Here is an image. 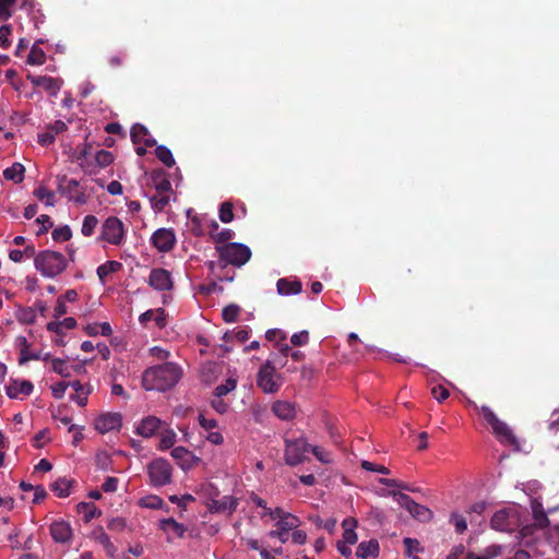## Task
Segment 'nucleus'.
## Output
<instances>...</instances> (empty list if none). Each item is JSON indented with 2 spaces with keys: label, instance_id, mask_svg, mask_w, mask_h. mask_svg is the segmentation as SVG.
<instances>
[{
  "label": "nucleus",
  "instance_id": "nucleus-31",
  "mask_svg": "<svg viewBox=\"0 0 559 559\" xmlns=\"http://www.w3.org/2000/svg\"><path fill=\"white\" fill-rule=\"evenodd\" d=\"M502 554V547L500 545H490L484 549V551L479 555L474 552H467V558L475 559H492L499 557Z\"/></svg>",
  "mask_w": 559,
  "mask_h": 559
},
{
  "label": "nucleus",
  "instance_id": "nucleus-21",
  "mask_svg": "<svg viewBox=\"0 0 559 559\" xmlns=\"http://www.w3.org/2000/svg\"><path fill=\"white\" fill-rule=\"evenodd\" d=\"M162 420L155 416H147L142 419L135 432L144 438H150L159 429Z\"/></svg>",
  "mask_w": 559,
  "mask_h": 559
},
{
  "label": "nucleus",
  "instance_id": "nucleus-56",
  "mask_svg": "<svg viewBox=\"0 0 559 559\" xmlns=\"http://www.w3.org/2000/svg\"><path fill=\"white\" fill-rule=\"evenodd\" d=\"M431 394L432 396L438 401V402H443L445 401L449 395H450V392L448 389H445L443 385L441 384H438V385H435L432 389H431Z\"/></svg>",
  "mask_w": 559,
  "mask_h": 559
},
{
  "label": "nucleus",
  "instance_id": "nucleus-27",
  "mask_svg": "<svg viewBox=\"0 0 559 559\" xmlns=\"http://www.w3.org/2000/svg\"><path fill=\"white\" fill-rule=\"evenodd\" d=\"M16 344L20 347V358H19L20 365H24L29 360L40 359L39 353H34V355H29V352H28L29 345H28L25 336L16 337Z\"/></svg>",
  "mask_w": 559,
  "mask_h": 559
},
{
  "label": "nucleus",
  "instance_id": "nucleus-22",
  "mask_svg": "<svg viewBox=\"0 0 559 559\" xmlns=\"http://www.w3.org/2000/svg\"><path fill=\"white\" fill-rule=\"evenodd\" d=\"M34 385L28 380H13L5 389L10 399H17L20 394L25 396L33 392Z\"/></svg>",
  "mask_w": 559,
  "mask_h": 559
},
{
  "label": "nucleus",
  "instance_id": "nucleus-35",
  "mask_svg": "<svg viewBox=\"0 0 559 559\" xmlns=\"http://www.w3.org/2000/svg\"><path fill=\"white\" fill-rule=\"evenodd\" d=\"M76 508L78 512H84L85 522H88L102 514V511L93 503L80 502Z\"/></svg>",
  "mask_w": 559,
  "mask_h": 559
},
{
  "label": "nucleus",
  "instance_id": "nucleus-59",
  "mask_svg": "<svg viewBox=\"0 0 559 559\" xmlns=\"http://www.w3.org/2000/svg\"><path fill=\"white\" fill-rule=\"evenodd\" d=\"M56 140V135L55 133H52V131L47 128V130L43 133H38V143L41 145V146H48L50 144H52Z\"/></svg>",
  "mask_w": 559,
  "mask_h": 559
},
{
  "label": "nucleus",
  "instance_id": "nucleus-7",
  "mask_svg": "<svg viewBox=\"0 0 559 559\" xmlns=\"http://www.w3.org/2000/svg\"><path fill=\"white\" fill-rule=\"evenodd\" d=\"M150 481L154 487H162L171 481L173 468L165 459H156L147 465Z\"/></svg>",
  "mask_w": 559,
  "mask_h": 559
},
{
  "label": "nucleus",
  "instance_id": "nucleus-18",
  "mask_svg": "<svg viewBox=\"0 0 559 559\" xmlns=\"http://www.w3.org/2000/svg\"><path fill=\"white\" fill-rule=\"evenodd\" d=\"M49 531L52 539L60 544L70 543L73 536L71 525L63 520L52 522Z\"/></svg>",
  "mask_w": 559,
  "mask_h": 559
},
{
  "label": "nucleus",
  "instance_id": "nucleus-36",
  "mask_svg": "<svg viewBox=\"0 0 559 559\" xmlns=\"http://www.w3.org/2000/svg\"><path fill=\"white\" fill-rule=\"evenodd\" d=\"M156 157L167 167L175 165V159L171 151L165 145H157L155 148Z\"/></svg>",
  "mask_w": 559,
  "mask_h": 559
},
{
  "label": "nucleus",
  "instance_id": "nucleus-37",
  "mask_svg": "<svg viewBox=\"0 0 559 559\" xmlns=\"http://www.w3.org/2000/svg\"><path fill=\"white\" fill-rule=\"evenodd\" d=\"M171 456L182 468H185L186 465H189V460L192 456V453L185 447H176L171 450Z\"/></svg>",
  "mask_w": 559,
  "mask_h": 559
},
{
  "label": "nucleus",
  "instance_id": "nucleus-5",
  "mask_svg": "<svg viewBox=\"0 0 559 559\" xmlns=\"http://www.w3.org/2000/svg\"><path fill=\"white\" fill-rule=\"evenodd\" d=\"M281 376L276 372L275 366L266 360L257 374V385L264 393H276L281 388Z\"/></svg>",
  "mask_w": 559,
  "mask_h": 559
},
{
  "label": "nucleus",
  "instance_id": "nucleus-23",
  "mask_svg": "<svg viewBox=\"0 0 559 559\" xmlns=\"http://www.w3.org/2000/svg\"><path fill=\"white\" fill-rule=\"evenodd\" d=\"M272 412L282 420H290L296 416L295 404L287 401H276L272 405Z\"/></svg>",
  "mask_w": 559,
  "mask_h": 559
},
{
  "label": "nucleus",
  "instance_id": "nucleus-43",
  "mask_svg": "<svg viewBox=\"0 0 559 559\" xmlns=\"http://www.w3.org/2000/svg\"><path fill=\"white\" fill-rule=\"evenodd\" d=\"M98 225V219L94 215H86L83 219L82 225V234L86 237H90L94 234L96 226Z\"/></svg>",
  "mask_w": 559,
  "mask_h": 559
},
{
  "label": "nucleus",
  "instance_id": "nucleus-19",
  "mask_svg": "<svg viewBox=\"0 0 559 559\" xmlns=\"http://www.w3.org/2000/svg\"><path fill=\"white\" fill-rule=\"evenodd\" d=\"M130 136L134 144L143 143L147 147L156 145V140L150 135L147 128L141 123H134L132 126Z\"/></svg>",
  "mask_w": 559,
  "mask_h": 559
},
{
  "label": "nucleus",
  "instance_id": "nucleus-42",
  "mask_svg": "<svg viewBox=\"0 0 559 559\" xmlns=\"http://www.w3.org/2000/svg\"><path fill=\"white\" fill-rule=\"evenodd\" d=\"M219 219L223 223H230L234 219V205L229 201H225L221 204L219 213H218Z\"/></svg>",
  "mask_w": 559,
  "mask_h": 559
},
{
  "label": "nucleus",
  "instance_id": "nucleus-61",
  "mask_svg": "<svg viewBox=\"0 0 559 559\" xmlns=\"http://www.w3.org/2000/svg\"><path fill=\"white\" fill-rule=\"evenodd\" d=\"M361 467L365 471L377 472V473L384 474V475L390 473L389 468L385 467L384 465H376L369 461H362Z\"/></svg>",
  "mask_w": 559,
  "mask_h": 559
},
{
  "label": "nucleus",
  "instance_id": "nucleus-8",
  "mask_svg": "<svg viewBox=\"0 0 559 559\" xmlns=\"http://www.w3.org/2000/svg\"><path fill=\"white\" fill-rule=\"evenodd\" d=\"M126 237L122 221L117 216H109L102 226L100 239L110 245L121 246Z\"/></svg>",
  "mask_w": 559,
  "mask_h": 559
},
{
  "label": "nucleus",
  "instance_id": "nucleus-26",
  "mask_svg": "<svg viewBox=\"0 0 559 559\" xmlns=\"http://www.w3.org/2000/svg\"><path fill=\"white\" fill-rule=\"evenodd\" d=\"M93 536H94L95 540H96L97 543H99V544L104 547V549H105V551H106L107 556H109V557H111V558H112V557H115L116 551H117V548H116V547H115V545L110 542L109 536L105 533V531L103 530V527H98V528H96V530L93 532Z\"/></svg>",
  "mask_w": 559,
  "mask_h": 559
},
{
  "label": "nucleus",
  "instance_id": "nucleus-16",
  "mask_svg": "<svg viewBox=\"0 0 559 559\" xmlns=\"http://www.w3.org/2000/svg\"><path fill=\"white\" fill-rule=\"evenodd\" d=\"M238 507V499L234 496H224L221 499H211L207 503L211 513H224L229 515L236 511Z\"/></svg>",
  "mask_w": 559,
  "mask_h": 559
},
{
  "label": "nucleus",
  "instance_id": "nucleus-15",
  "mask_svg": "<svg viewBox=\"0 0 559 559\" xmlns=\"http://www.w3.org/2000/svg\"><path fill=\"white\" fill-rule=\"evenodd\" d=\"M26 79L31 81V83L36 87H41L47 93H49L51 96H57L59 93L62 81L60 79L51 78V76H45V75H33L28 73L26 75Z\"/></svg>",
  "mask_w": 559,
  "mask_h": 559
},
{
  "label": "nucleus",
  "instance_id": "nucleus-13",
  "mask_svg": "<svg viewBox=\"0 0 559 559\" xmlns=\"http://www.w3.org/2000/svg\"><path fill=\"white\" fill-rule=\"evenodd\" d=\"M299 519L290 513L284 514L276 523V530L269 533L272 538H278L282 543L287 540V533L298 526Z\"/></svg>",
  "mask_w": 559,
  "mask_h": 559
},
{
  "label": "nucleus",
  "instance_id": "nucleus-12",
  "mask_svg": "<svg viewBox=\"0 0 559 559\" xmlns=\"http://www.w3.org/2000/svg\"><path fill=\"white\" fill-rule=\"evenodd\" d=\"M151 243L159 252H169L176 245V235L171 228H159L151 237Z\"/></svg>",
  "mask_w": 559,
  "mask_h": 559
},
{
  "label": "nucleus",
  "instance_id": "nucleus-24",
  "mask_svg": "<svg viewBox=\"0 0 559 559\" xmlns=\"http://www.w3.org/2000/svg\"><path fill=\"white\" fill-rule=\"evenodd\" d=\"M276 288L280 295H297L301 292L302 285L297 280L280 278L276 283Z\"/></svg>",
  "mask_w": 559,
  "mask_h": 559
},
{
  "label": "nucleus",
  "instance_id": "nucleus-58",
  "mask_svg": "<svg viewBox=\"0 0 559 559\" xmlns=\"http://www.w3.org/2000/svg\"><path fill=\"white\" fill-rule=\"evenodd\" d=\"M126 520L122 518H114L108 521L107 528L111 532H122L126 528Z\"/></svg>",
  "mask_w": 559,
  "mask_h": 559
},
{
  "label": "nucleus",
  "instance_id": "nucleus-28",
  "mask_svg": "<svg viewBox=\"0 0 559 559\" xmlns=\"http://www.w3.org/2000/svg\"><path fill=\"white\" fill-rule=\"evenodd\" d=\"M75 481L66 477L58 478L51 484V490L60 498H66L71 493V487Z\"/></svg>",
  "mask_w": 559,
  "mask_h": 559
},
{
  "label": "nucleus",
  "instance_id": "nucleus-2",
  "mask_svg": "<svg viewBox=\"0 0 559 559\" xmlns=\"http://www.w3.org/2000/svg\"><path fill=\"white\" fill-rule=\"evenodd\" d=\"M66 257L57 251L44 250L35 257V267L43 276L55 277L67 269Z\"/></svg>",
  "mask_w": 559,
  "mask_h": 559
},
{
  "label": "nucleus",
  "instance_id": "nucleus-62",
  "mask_svg": "<svg viewBox=\"0 0 559 559\" xmlns=\"http://www.w3.org/2000/svg\"><path fill=\"white\" fill-rule=\"evenodd\" d=\"M380 484L386 486V487H396V488H400V489H404V490H408V491H412L413 489L404 484V483H401L396 479H392V478H380Z\"/></svg>",
  "mask_w": 559,
  "mask_h": 559
},
{
  "label": "nucleus",
  "instance_id": "nucleus-25",
  "mask_svg": "<svg viewBox=\"0 0 559 559\" xmlns=\"http://www.w3.org/2000/svg\"><path fill=\"white\" fill-rule=\"evenodd\" d=\"M379 543L377 539H370L368 542H361L357 547V558L366 559L367 557H378L379 556Z\"/></svg>",
  "mask_w": 559,
  "mask_h": 559
},
{
  "label": "nucleus",
  "instance_id": "nucleus-45",
  "mask_svg": "<svg viewBox=\"0 0 559 559\" xmlns=\"http://www.w3.org/2000/svg\"><path fill=\"white\" fill-rule=\"evenodd\" d=\"M140 504L152 510H158L163 508L164 501L158 496L151 495L142 498Z\"/></svg>",
  "mask_w": 559,
  "mask_h": 559
},
{
  "label": "nucleus",
  "instance_id": "nucleus-50",
  "mask_svg": "<svg viewBox=\"0 0 559 559\" xmlns=\"http://www.w3.org/2000/svg\"><path fill=\"white\" fill-rule=\"evenodd\" d=\"M265 338L269 342H274L275 345L281 342H285L287 334L281 329H270L265 333Z\"/></svg>",
  "mask_w": 559,
  "mask_h": 559
},
{
  "label": "nucleus",
  "instance_id": "nucleus-4",
  "mask_svg": "<svg viewBox=\"0 0 559 559\" xmlns=\"http://www.w3.org/2000/svg\"><path fill=\"white\" fill-rule=\"evenodd\" d=\"M476 408L499 441L508 442L510 444L515 442V437L512 430L506 423L498 418L489 406L483 405L480 407L476 406Z\"/></svg>",
  "mask_w": 559,
  "mask_h": 559
},
{
  "label": "nucleus",
  "instance_id": "nucleus-11",
  "mask_svg": "<svg viewBox=\"0 0 559 559\" xmlns=\"http://www.w3.org/2000/svg\"><path fill=\"white\" fill-rule=\"evenodd\" d=\"M393 497L399 504L405 508L414 518L420 521H429L432 518V512L417 502H415L408 495L403 492H393Z\"/></svg>",
  "mask_w": 559,
  "mask_h": 559
},
{
  "label": "nucleus",
  "instance_id": "nucleus-64",
  "mask_svg": "<svg viewBox=\"0 0 559 559\" xmlns=\"http://www.w3.org/2000/svg\"><path fill=\"white\" fill-rule=\"evenodd\" d=\"M312 453L322 463L326 464L331 462L330 453L320 447H313Z\"/></svg>",
  "mask_w": 559,
  "mask_h": 559
},
{
  "label": "nucleus",
  "instance_id": "nucleus-29",
  "mask_svg": "<svg viewBox=\"0 0 559 559\" xmlns=\"http://www.w3.org/2000/svg\"><path fill=\"white\" fill-rule=\"evenodd\" d=\"M159 528L165 531V532H171L174 533L177 537H183L185 533H186V527L183 524L177 522L175 519L173 518H168V519H163L159 521Z\"/></svg>",
  "mask_w": 559,
  "mask_h": 559
},
{
  "label": "nucleus",
  "instance_id": "nucleus-41",
  "mask_svg": "<svg viewBox=\"0 0 559 559\" xmlns=\"http://www.w3.org/2000/svg\"><path fill=\"white\" fill-rule=\"evenodd\" d=\"M237 385V380L235 378H228L225 380L224 383L217 385L215 388V396L222 397L224 395H227L229 392L234 391Z\"/></svg>",
  "mask_w": 559,
  "mask_h": 559
},
{
  "label": "nucleus",
  "instance_id": "nucleus-44",
  "mask_svg": "<svg viewBox=\"0 0 559 559\" xmlns=\"http://www.w3.org/2000/svg\"><path fill=\"white\" fill-rule=\"evenodd\" d=\"M240 307L237 305H228L222 311L223 320L227 323L235 322L239 316Z\"/></svg>",
  "mask_w": 559,
  "mask_h": 559
},
{
  "label": "nucleus",
  "instance_id": "nucleus-54",
  "mask_svg": "<svg viewBox=\"0 0 559 559\" xmlns=\"http://www.w3.org/2000/svg\"><path fill=\"white\" fill-rule=\"evenodd\" d=\"M36 223L40 224L41 227L37 231V235L46 234L49 228L52 227V221L49 215L43 214L36 218Z\"/></svg>",
  "mask_w": 559,
  "mask_h": 559
},
{
  "label": "nucleus",
  "instance_id": "nucleus-17",
  "mask_svg": "<svg viewBox=\"0 0 559 559\" xmlns=\"http://www.w3.org/2000/svg\"><path fill=\"white\" fill-rule=\"evenodd\" d=\"M148 283L156 290H169L173 288L171 275L165 269H153L150 273Z\"/></svg>",
  "mask_w": 559,
  "mask_h": 559
},
{
  "label": "nucleus",
  "instance_id": "nucleus-38",
  "mask_svg": "<svg viewBox=\"0 0 559 559\" xmlns=\"http://www.w3.org/2000/svg\"><path fill=\"white\" fill-rule=\"evenodd\" d=\"M46 61V55L43 49L34 45L27 56V63L32 66H41Z\"/></svg>",
  "mask_w": 559,
  "mask_h": 559
},
{
  "label": "nucleus",
  "instance_id": "nucleus-52",
  "mask_svg": "<svg viewBox=\"0 0 559 559\" xmlns=\"http://www.w3.org/2000/svg\"><path fill=\"white\" fill-rule=\"evenodd\" d=\"M176 442V433L173 430H167L162 433V438L159 441V449L167 450L170 449Z\"/></svg>",
  "mask_w": 559,
  "mask_h": 559
},
{
  "label": "nucleus",
  "instance_id": "nucleus-34",
  "mask_svg": "<svg viewBox=\"0 0 559 559\" xmlns=\"http://www.w3.org/2000/svg\"><path fill=\"white\" fill-rule=\"evenodd\" d=\"M250 336V330L248 328H238L236 331H227L223 335L225 342H231L237 340L239 343L246 342Z\"/></svg>",
  "mask_w": 559,
  "mask_h": 559
},
{
  "label": "nucleus",
  "instance_id": "nucleus-32",
  "mask_svg": "<svg viewBox=\"0 0 559 559\" xmlns=\"http://www.w3.org/2000/svg\"><path fill=\"white\" fill-rule=\"evenodd\" d=\"M533 510V516H534V525H536L539 528H544L548 526L549 520L547 518V514L545 513L543 506L538 502H534L532 506Z\"/></svg>",
  "mask_w": 559,
  "mask_h": 559
},
{
  "label": "nucleus",
  "instance_id": "nucleus-49",
  "mask_svg": "<svg viewBox=\"0 0 559 559\" xmlns=\"http://www.w3.org/2000/svg\"><path fill=\"white\" fill-rule=\"evenodd\" d=\"M450 523L454 525L457 534H463L467 530L466 519L456 512L451 514Z\"/></svg>",
  "mask_w": 559,
  "mask_h": 559
},
{
  "label": "nucleus",
  "instance_id": "nucleus-1",
  "mask_svg": "<svg viewBox=\"0 0 559 559\" xmlns=\"http://www.w3.org/2000/svg\"><path fill=\"white\" fill-rule=\"evenodd\" d=\"M181 378V369L174 362H165L145 369L142 385L145 390L166 391L171 389Z\"/></svg>",
  "mask_w": 559,
  "mask_h": 559
},
{
  "label": "nucleus",
  "instance_id": "nucleus-53",
  "mask_svg": "<svg viewBox=\"0 0 559 559\" xmlns=\"http://www.w3.org/2000/svg\"><path fill=\"white\" fill-rule=\"evenodd\" d=\"M114 160V156L110 152L100 150L95 155V162L100 167H106L110 165Z\"/></svg>",
  "mask_w": 559,
  "mask_h": 559
},
{
  "label": "nucleus",
  "instance_id": "nucleus-47",
  "mask_svg": "<svg viewBox=\"0 0 559 559\" xmlns=\"http://www.w3.org/2000/svg\"><path fill=\"white\" fill-rule=\"evenodd\" d=\"M150 201L154 211L162 212L169 204V195L155 194L151 198Z\"/></svg>",
  "mask_w": 559,
  "mask_h": 559
},
{
  "label": "nucleus",
  "instance_id": "nucleus-3",
  "mask_svg": "<svg viewBox=\"0 0 559 559\" xmlns=\"http://www.w3.org/2000/svg\"><path fill=\"white\" fill-rule=\"evenodd\" d=\"M218 257L226 264L240 267L251 258V250L248 246L239 242H227L226 245H216Z\"/></svg>",
  "mask_w": 559,
  "mask_h": 559
},
{
  "label": "nucleus",
  "instance_id": "nucleus-55",
  "mask_svg": "<svg viewBox=\"0 0 559 559\" xmlns=\"http://www.w3.org/2000/svg\"><path fill=\"white\" fill-rule=\"evenodd\" d=\"M12 33V27L11 25H2L0 27V47L2 48H8L10 46V35Z\"/></svg>",
  "mask_w": 559,
  "mask_h": 559
},
{
  "label": "nucleus",
  "instance_id": "nucleus-6",
  "mask_svg": "<svg viewBox=\"0 0 559 559\" xmlns=\"http://www.w3.org/2000/svg\"><path fill=\"white\" fill-rule=\"evenodd\" d=\"M490 523L493 530L507 533L516 531L521 525L519 514L513 508L497 511L492 515Z\"/></svg>",
  "mask_w": 559,
  "mask_h": 559
},
{
  "label": "nucleus",
  "instance_id": "nucleus-9",
  "mask_svg": "<svg viewBox=\"0 0 559 559\" xmlns=\"http://www.w3.org/2000/svg\"><path fill=\"white\" fill-rule=\"evenodd\" d=\"M309 450V444L304 438L285 440V462L290 466H296L304 462L305 455Z\"/></svg>",
  "mask_w": 559,
  "mask_h": 559
},
{
  "label": "nucleus",
  "instance_id": "nucleus-20",
  "mask_svg": "<svg viewBox=\"0 0 559 559\" xmlns=\"http://www.w3.org/2000/svg\"><path fill=\"white\" fill-rule=\"evenodd\" d=\"M151 182L156 189L157 194H167L171 191V182L168 175L163 169L152 171Z\"/></svg>",
  "mask_w": 559,
  "mask_h": 559
},
{
  "label": "nucleus",
  "instance_id": "nucleus-51",
  "mask_svg": "<svg viewBox=\"0 0 559 559\" xmlns=\"http://www.w3.org/2000/svg\"><path fill=\"white\" fill-rule=\"evenodd\" d=\"M71 236H72V231L68 225L62 226V227H57L52 231V239L55 241H67L71 238Z\"/></svg>",
  "mask_w": 559,
  "mask_h": 559
},
{
  "label": "nucleus",
  "instance_id": "nucleus-48",
  "mask_svg": "<svg viewBox=\"0 0 559 559\" xmlns=\"http://www.w3.org/2000/svg\"><path fill=\"white\" fill-rule=\"evenodd\" d=\"M36 318V310L31 307L21 309L17 314L19 321L26 324L35 323Z\"/></svg>",
  "mask_w": 559,
  "mask_h": 559
},
{
  "label": "nucleus",
  "instance_id": "nucleus-39",
  "mask_svg": "<svg viewBox=\"0 0 559 559\" xmlns=\"http://www.w3.org/2000/svg\"><path fill=\"white\" fill-rule=\"evenodd\" d=\"M51 369L53 372L60 374L61 377L68 378L71 376L72 367H70L64 360L55 358L51 361Z\"/></svg>",
  "mask_w": 559,
  "mask_h": 559
},
{
  "label": "nucleus",
  "instance_id": "nucleus-60",
  "mask_svg": "<svg viewBox=\"0 0 559 559\" xmlns=\"http://www.w3.org/2000/svg\"><path fill=\"white\" fill-rule=\"evenodd\" d=\"M403 543L408 556H412L413 552H418L423 550L417 539L407 537L404 539Z\"/></svg>",
  "mask_w": 559,
  "mask_h": 559
},
{
  "label": "nucleus",
  "instance_id": "nucleus-46",
  "mask_svg": "<svg viewBox=\"0 0 559 559\" xmlns=\"http://www.w3.org/2000/svg\"><path fill=\"white\" fill-rule=\"evenodd\" d=\"M211 237L215 241L216 245H226L235 237V233L231 229L225 228L216 234L211 233Z\"/></svg>",
  "mask_w": 559,
  "mask_h": 559
},
{
  "label": "nucleus",
  "instance_id": "nucleus-33",
  "mask_svg": "<svg viewBox=\"0 0 559 559\" xmlns=\"http://www.w3.org/2000/svg\"><path fill=\"white\" fill-rule=\"evenodd\" d=\"M121 267L122 264L118 261H107L97 267V275L104 282L109 274L119 271Z\"/></svg>",
  "mask_w": 559,
  "mask_h": 559
},
{
  "label": "nucleus",
  "instance_id": "nucleus-63",
  "mask_svg": "<svg viewBox=\"0 0 559 559\" xmlns=\"http://www.w3.org/2000/svg\"><path fill=\"white\" fill-rule=\"evenodd\" d=\"M119 479L117 477L109 476L105 479L104 484L102 485V489L105 492H115L118 488Z\"/></svg>",
  "mask_w": 559,
  "mask_h": 559
},
{
  "label": "nucleus",
  "instance_id": "nucleus-57",
  "mask_svg": "<svg viewBox=\"0 0 559 559\" xmlns=\"http://www.w3.org/2000/svg\"><path fill=\"white\" fill-rule=\"evenodd\" d=\"M309 341V333L308 331H300L298 333H295L290 337V342L294 346H302L306 345Z\"/></svg>",
  "mask_w": 559,
  "mask_h": 559
},
{
  "label": "nucleus",
  "instance_id": "nucleus-40",
  "mask_svg": "<svg viewBox=\"0 0 559 559\" xmlns=\"http://www.w3.org/2000/svg\"><path fill=\"white\" fill-rule=\"evenodd\" d=\"M34 195L38 200L45 201V204L48 205V206H53L55 205V193L52 191L48 190L47 188H45L44 186H39L34 191Z\"/></svg>",
  "mask_w": 559,
  "mask_h": 559
},
{
  "label": "nucleus",
  "instance_id": "nucleus-10",
  "mask_svg": "<svg viewBox=\"0 0 559 559\" xmlns=\"http://www.w3.org/2000/svg\"><path fill=\"white\" fill-rule=\"evenodd\" d=\"M58 192L78 204L86 202L85 192L81 189L80 183L75 179H68L67 176H58Z\"/></svg>",
  "mask_w": 559,
  "mask_h": 559
},
{
  "label": "nucleus",
  "instance_id": "nucleus-30",
  "mask_svg": "<svg viewBox=\"0 0 559 559\" xmlns=\"http://www.w3.org/2000/svg\"><path fill=\"white\" fill-rule=\"evenodd\" d=\"M25 167L21 163H14L11 167L3 170V177L20 183L24 179Z\"/></svg>",
  "mask_w": 559,
  "mask_h": 559
},
{
  "label": "nucleus",
  "instance_id": "nucleus-14",
  "mask_svg": "<svg viewBox=\"0 0 559 559\" xmlns=\"http://www.w3.org/2000/svg\"><path fill=\"white\" fill-rule=\"evenodd\" d=\"M95 429L100 433L119 430L122 426V416L119 413H106L95 420Z\"/></svg>",
  "mask_w": 559,
  "mask_h": 559
}]
</instances>
